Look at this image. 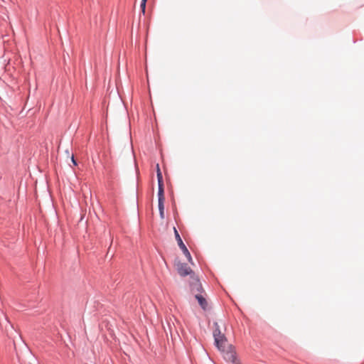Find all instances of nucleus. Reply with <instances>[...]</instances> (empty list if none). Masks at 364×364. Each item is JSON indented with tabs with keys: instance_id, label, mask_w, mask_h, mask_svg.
Returning a JSON list of instances; mask_svg holds the SVG:
<instances>
[{
	"instance_id": "f257e3e1",
	"label": "nucleus",
	"mask_w": 364,
	"mask_h": 364,
	"mask_svg": "<svg viewBox=\"0 0 364 364\" xmlns=\"http://www.w3.org/2000/svg\"><path fill=\"white\" fill-rule=\"evenodd\" d=\"M173 231H174L176 240L178 242L179 247L181 248V250H182L183 253L185 255V256L186 257V258L188 259L189 262L193 264V259H192L191 255L188 250L187 249L186 246L183 242L182 239L181 238L180 235L175 227L173 228Z\"/></svg>"
},
{
	"instance_id": "f03ea898",
	"label": "nucleus",
	"mask_w": 364,
	"mask_h": 364,
	"mask_svg": "<svg viewBox=\"0 0 364 364\" xmlns=\"http://www.w3.org/2000/svg\"><path fill=\"white\" fill-rule=\"evenodd\" d=\"M191 279H192V281L191 282V287L192 292L195 294H202L203 288L198 278L195 274H193Z\"/></svg>"
},
{
	"instance_id": "7ed1b4c3",
	"label": "nucleus",
	"mask_w": 364,
	"mask_h": 364,
	"mask_svg": "<svg viewBox=\"0 0 364 364\" xmlns=\"http://www.w3.org/2000/svg\"><path fill=\"white\" fill-rule=\"evenodd\" d=\"M176 269L178 273L181 277H186L187 275H191V277L194 274L191 269L185 263L178 262L176 265Z\"/></svg>"
},
{
	"instance_id": "20e7f679",
	"label": "nucleus",
	"mask_w": 364,
	"mask_h": 364,
	"mask_svg": "<svg viewBox=\"0 0 364 364\" xmlns=\"http://www.w3.org/2000/svg\"><path fill=\"white\" fill-rule=\"evenodd\" d=\"M196 299L198 300V304L203 310H206L208 308V301L205 296L202 294H196Z\"/></svg>"
},
{
	"instance_id": "39448f33",
	"label": "nucleus",
	"mask_w": 364,
	"mask_h": 364,
	"mask_svg": "<svg viewBox=\"0 0 364 364\" xmlns=\"http://www.w3.org/2000/svg\"><path fill=\"white\" fill-rule=\"evenodd\" d=\"M215 344L218 348L221 351H225V346H226V338L225 336H222V338H215Z\"/></svg>"
},
{
	"instance_id": "423d86ee",
	"label": "nucleus",
	"mask_w": 364,
	"mask_h": 364,
	"mask_svg": "<svg viewBox=\"0 0 364 364\" xmlns=\"http://www.w3.org/2000/svg\"><path fill=\"white\" fill-rule=\"evenodd\" d=\"M223 352L224 353V358L225 360H227L228 361L232 362V363H235L237 359H236L235 352L234 350L230 349L227 351L225 350Z\"/></svg>"
},
{
	"instance_id": "0eeeda50",
	"label": "nucleus",
	"mask_w": 364,
	"mask_h": 364,
	"mask_svg": "<svg viewBox=\"0 0 364 364\" xmlns=\"http://www.w3.org/2000/svg\"><path fill=\"white\" fill-rule=\"evenodd\" d=\"M158 200L159 202H164L165 200L164 184L159 185Z\"/></svg>"
},
{
	"instance_id": "6e6552de",
	"label": "nucleus",
	"mask_w": 364,
	"mask_h": 364,
	"mask_svg": "<svg viewBox=\"0 0 364 364\" xmlns=\"http://www.w3.org/2000/svg\"><path fill=\"white\" fill-rule=\"evenodd\" d=\"M159 214L161 219H164V202H159Z\"/></svg>"
},
{
	"instance_id": "1a4fd4ad",
	"label": "nucleus",
	"mask_w": 364,
	"mask_h": 364,
	"mask_svg": "<svg viewBox=\"0 0 364 364\" xmlns=\"http://www.w3.org/2000/svg\"><path fill=\"white\" fill-rule=\"evenodd\" d=\"M146 1H147V0H141V2L140 7H141L143 14H145Z\"/></svg>"
},
{
	"instance_id": "9d476101",
	"label": "nucleus",
	"mask_w": 364,
	"mask_h": 364,
	"mask_svg": "<svg viewBox=\"0 0 364 364\" xmlns=\"http://www.w3.org/2000/svg\"><path fill=\"white\" fill-rule=\"evenodd\" d=\"M213 336H214V338H222V336H223V334H222L220 331V330L218 329H215L213 332Z\"/></svg>"
},
{
	"instance_id": "9b49d317",
	"label": "nucleus",
	"mask_w": 364,
	"mask_h": 364,
	"mask_svg": "<svg viewBox=\"0 0 364 364\" xmlns=\"http://www.w3.org/2000/svg\"><path fill=\"white\" fill-rule=\"evenodd\" d=\"M158 185L164 184L162 173L157 174Z\"/></svg>"
},
{
	"instance_id": "f8f14e48",
	"label": "nucleus",
	"mask_w": 364,
	"mask_h": 364,
	"mask_svg": "<svg viewBox=\"0 0 364 364\" xmlns=\"http://www.w3.org/2000/svg\"><path fill=\"white\" fill-rule=\"evenodd\" d=\"M156 172H157V174L161 173V171L160 170L159 164L156 165Z\"/></svg>"
},
{
	"instance_id": "ddd939ff",
	"label": "nucleus",
	"mask_w": 364,
	"mask_h": 364,
	"mask_svg": "<svg viewBox=\"0 0 364 364\" xmlns=\"http://www.w3.org/2000/svg\"><path fill=\"white\" fill-rule=\"evenodd\" d=\"M72 161H73V163L75 165H76V164H76V161H75V160L74 159V157H73V156H72Z\"/></svg>"
}]
</instances>
